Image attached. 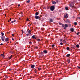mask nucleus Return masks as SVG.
<instances>
[{
  "label": "nucleus",
  "mask_w": 80,
  "mask_h": 80,
  "mask_svg": "<svg viewBox=\"0 0 80 80\" xmlns=\"http://www.w3.org/2000/svg\"><path fill=\"white\" fill-rule=\"evenodd\" d=\"M31 32V31H30V30H29L28 31V33H29V34H31V33H30V32Z\"/></svg>",
  "instance_id": "obj_31"
},
{
  "label": "nucleus",
  "mask_w": 80,
  "mask_h": 80,
  "mask_svg": "<svg viewBox=\"0 0 80 80\" xmlns=\"http://www.w3.org/2000/svg\"><path fill=\"white\" fill-rule=\"evenodd\" d=\"M23 15H22V17H23Z\"/></svg>",
  "instance_id": "obj_59"
},
{
  "label": "nucleus",
  "mask_w": 80,
  "mask_h": 80,
  "mask_svg": "<svg viewBox=\"0 0 80 80\" xmlns=\"http://www.w3.org/2000/svg\"><path fill=\"white\" fill-rule=\"evenodd\" d=\"M70 56H71V55H70V54H68L67 55H66V57H69Z\"/></svg>",
  "instance_id": "obj_16"
},
{
  "label": "nucleus",
  "mask_w": 80,
  "mask_h": 80,
  "mask_svg": "<svg viewBox=\"0 0 80 80\" xmlns=\"http://www.w3.org/2000/svg\"><path fill=\"white\" fill-rule=\"evenodd\" d=\"M18 7H20V4H18Z\"/></svg>",
  "instance_id": "obj_46"
},
{
  "label": "nucleus",
  "mask_w": 80,
  "mask_h": 80,
  "mask_svg": "<svg viewBox=\"0 0 80 80\" xmlns=\"http://www.w3.org/2000/svg\"><path fill=\"white\" fill-rule=\"evenodd\" d=\"M65 8L66 10H68V7H66Z\"/></svg>",
  "instance_id": "obj_18"
},
{
  "label": "nucleus",
  "mask_w": 80,
  "mask_h": 80,
  "mask_svg": "<svg viewBox=\"0 0 80 80\" xmlns=\"http://www.w3.org/2000/svg\"><path fill=\"white\" fill-rule=\"evenodd\" d=\"M12 56V55H11V56H10V57H9V59H11Z\"/></svg>",
  "instance_id": "obj_25"
},
{
  "label": "nucleus",
  "mask_w": 80,
  "mask_h": 80,
  "mask_svg": "<svg viewBox=\"0 0 80 80\" xmlns=\"http://www.w3.org/2000/svg\"><path fill=\"white\" fill-rule=\"evenodd\" d=\"M8 22H10V20H8Z\"/></svg>",
  "instance_id": "obj_49"
},
{
  "label": "nucleus",
  "mask_w": 80,
  "mask_h": 80,
  "mask_svg": "<svg viewBox=\"0 0 80 80\" xmlns=\"http://www.w3.org/2000/svg\"><path fill=\"white\" fill-rule=\"evenodd\" d=\"M38 19H39V20H40L41 19V18H38Z\"/></svg>",
  "instance_id": "obj_51"
},
{
  "label": "nucleus",
  "mask_w": 80,
  "mask_h": 80,
  "mask_svg": "<svg viewBox=\"0 0 80 80\" xmlns=\"http://www.w3.org/2000/svg\"><path fill=\"white\" fill-rule=\"evenodd\" d=\"M19 14L22 15L23 14V13L22 12H20Z\"/></svg>",
  "instance_id": "obj_39"
},
{
  "label": "nucleus",
  "mask_w": 80,
  "mask_h": 80,
  "mask_svg": "<svg viewBox=\"0 0 80 80\" xmlns=\"http://www.w3.org/2000/svg\"><path fill=\"white\" fill-rule=\"evenodd\" d=\"M68 17V14H66L65 15H64V18H67Z\"/></svg>",
  "instance_id": "obj_5"
},
{
  "label": "nucleus",
  "mask_w": 80,
  "mask_h": 80,
  "mask_svg": "<svg viewBox=\"0 0 80 80\" xmlns=\"http://www.w3.org/2000/svg\"><path fill=\"white\" fill-rule=\"evenodd\" d=\"M38 48V47L37 46L35 47V49H37Z\"/></svg>",
  "instance_id": "obj_32"
},
{
  "label": "nucleus",
  "mask_w": 80,
  "mask_h": 80,
  "mask_svg": "<svg viewBox=\"0 0 80 80\" xmlns=\"http://www.w3.org/2000/svg\"><path fill=\"white\" fill-rule=\"evenodd\" d=\"M1 56L2 58H4V57H5V55H4V53H3V54H1Z\"/></svg>",
  "instance_id": "obj_9"
},
{
  "label": "nucleus",
  "mask_w": 80,
  "mask_h": 80,
  "mask_svg": "<svg viewBox=\"0 0 80 80\" xmlns=\"http://www.w3.org/2000/svg\"><path fill=\"white\" fill-rule=\"evenodd\" d=\"M21 31H22V33H23V30H21Z\"/></svg>",
  "instance_id": "obj_50"
},
{
  "label": "nucleus",
  "mask_w": 80,
  "mask_h": 80,
  "mask_svg": "<svg viewBox=\"0 0 80 80\" xmlns=\"http://www.w3.org/2000/svg\"><path fill=\"white\" fill-rule=\"evenodd\" d=\"M11 18L10 19V21H11Z\"/></svg>",
  "instance_id": "obj_55"
},
{
  "label": "nucleus",
  "mask_w": 80,
  "mask_h": 80,
  "mask_svg": "<svg viewBox=\"0 0 80 80\" xmlns=\"http://www.w3.org/2000/svg\"><path fill=\"white\" fill-rule=\"evenodd\" d=\"M19 19H20V18H19Z\"/></svg>",
  "instance_id": "obj_61"
},
{
  "label": "nucleus",
  "mask_w": 80,
  "mask_h": 80,
  "mask_svg": "<svg viewBox=\"0 0 80 80\" xmlns=\"http://www.w3.org/2000/svg\"><path fill=\"white\" fill-rule=\"evenodd\" d=\"M74 24L75 25H77V22H74Z\"/></svg>",
  "instance_id": "obj_24"
},
{
  "label": "nucleus",
  "mask_w": 80,
  "mask_h": 80,
  "mask_svg": "<svg viewBox=\"0 0 80 80\" xmlns=\"http://www.w3.org/2000/svg\"><path fill=\"white\" fill-rule=\"evenodd\" d=\"M39 13L38 12H37L35 13V15H36V16H37L38 15Z\"/></svg>",
  "instance_id": "obj_21"
},
{
  "label": "nucleus",
  "mask_w": 80,
  "mask_h": 80,
  "mask_svg": "<svg viewBox=\"0 0 80 80\" xmlns=\"http://www.w3.org/2000/svg\"><path fill=\"white\" fill-rule=\"evenodd\" d=\"M54 46H55V45H54V44H53V45H52V47H54Z\"/></svg>",
  "instance_id": "obj_37"
},
{
  "label": "nucleus",
  "mask_w": 80,
  "mask_h": 80,
  "mask_svg": "<svg viewBox=\"0 0 80 80\" xmlns=\"http://www.w3.org/2000/svg\"><path fill=\"white\" fill-rule=\"evenodd\" d=\"M79 33H80V32H78L77 33V35H78L79 34Z\"/></svg>",
  "instance_id": "obj_29"
},
{
  "label": "nucleus",
  "mask_w": 80,
  "mask_h": 80,
  "mask_svg": "<svg viewBox=\"0 0 80 80\" xmlns=\"http://www.w3.org/2000/svg\"><path fill=\"white\" fill-rule=\"evenodd\" d=\"M60 44L61 45H63V43L62 42H61V43H60Z\"/></svg>",
  "instance_id": "obj_36"
},
{
  "label": "nucleus",
  "mask_w": 80,
  "mask_h": 80,
  "mask_svg": "<svg viewBox=\"0 0 80 80\" xmlns=\"http://www.w3.org/2000/svg\"><path fill=\"white\" fill-rule=\"evenodd\" d=\"M35 69V70H36V69Z\"/></svg>",
  "instance_id": "obj_63"
},
{
  "label": "nucleus",
  "mask_w": 80,
  "mask_h": 80,
  "mask_svg": "<svg viewBox=\"0 0 80 80\" xmlns=\"http://www.w3.org/2000/svg\"><path fill=\"white\" fill-rule=\"evenodd\" d=\"M26 35L27 37H28L29 36V34H26Z\"/></svg>",
  "instance_id": "obj_30"
},
{
  "label": "nucleus",
  "mask_w": 80,
  "mask_h": 80,
  "mask_svg": "<svg viewBox=\"0 0 80 80\" xmlns=\"http://www.w3.org/2000/svg\"><path fill=\"white\" fill-rule=\"evenodd\" d=\"M37 38H35V37L34 39H36Z\"/></svg>",
  "instance_id": "obj_54"
},
{
  "label": "nucleus",
  "mask_w": 80,
  "mask_h": 80,
  "mask_svg": "<svg viewBox=\"0 0 80 80\" xmlns=\"http://www.w3.org/2000/svg\"><path fill=\"white\" fill-rule=\"evenodd\" d=\"M76 46L77 48H79V45L78 44L76 45Z\"/></svg>",
  "instance_id": "obj_17"
},
{
  "label": "nucleus",
  "mask_w": 80,
  "mask_h": 80,
  "mask_svg": "<svg viewBox=\"0 0 80 80\" xmlns=\"http://www.w3.org/2000/svg\"><path fill=\"white\" fill-rule=\"evenodd\" d=\"M29 44H32V42H29Z\"/></svg>",
  "instance_id": "obj_35"
},
{
  "label": "nucleus",
  "mask_w": 80,
  "mask_h": 80,
  "mask_svg": "<svg viewBox=\"0 0 80 80\" xmlns=\"http://www.w3.org/2000/svg\"><path fill=\"white\" fill-rule=\"evenodd\" d=\"M9 69H10V70H12V69H11V68Z\"/></svg>",
  "instance_id": "obj_56"
},
{
  "label": "nucleus",
  "mask_w": 80,
  "mask_h": 80,
  "mask_svg": "<svg viewBox=\"0 0 80 80\" xmlns=\"http://www.w3.org/2000/svg\"><path fill=\"white\" fill-rule=\"evenodd\" d=\"M27 20L28 21H29V19L28 18H27Z\"/></svg>",
  "instance_id": "obj_45"
},
{
  "label": "nucleus",
  "mask_w": 80,
  "mask_h": 80,
  "mask_svg": "<svg viewBox=\"0 0 80 80\" xmlns=\"http://www.w3.org/2000/svg\"><path fill=\"white\" fill-rule=\"evenodd\" d=\"M51 11H53L55 9V7L54 6H51L50 8Z\"/></svg>",
  "instance_id": "obj_3"
},
{
  "label": "nucleus",
  "mask_w": 80,
  "mask_h": 80,
  "mask_svg": "<svg viewBox=\"0 0 80 80\" xmlns=\"http://www.w3.org/2000/svg\"><path fill=\"white\" fill-rule=\"evenodd\" d=\"M62 27H65V25L64 24H62Z\"/></svg>",
  "instance_id": "obj_28"
},
{
  "label": "nucleus",
  "mask_w": 80,
  "mask_h": 80,
  "mask_svg": "<svg viewBox=\"0 0 80 80\" xmlns=\"http://www.w3.org/2000/svg\"><path fill=\"white\" fill-rule=\"evenodd\" d=\"M49 21L51 22H53V20L52 18H50V19H49Z\"/></svg>",
  "instance_id": "obj_10"
},
{
  "label": "nucleus",
  "mask_w": 80,
  "mask_h": 80,
  "mask_svg": "<svg viewBox=\"0 0 80 80\" xmlns=\"http://www.w3.org/2000/svg\"><path fill=\"white\" fill-rule=\"evenodd\" d=\"M36 72H37V71H36V72H35L37 73Z\"/></svg>",
  "instance_id": "obj_62"
},
{
  "label": "nucleus",
  "mask_w": 80,
  "mask_h": 80,
  "mask_svg": "<svg viewBox=\"0 0 80 80\" xmlns=\"http://www.w3.org/2000/svg\"><path fill=\"white\" fill-rule=\"evenodd\" d=\"M74 4L73 2H70V4H69V6L71 8H74V6L73 5Z\"/></svg>",
  "instance_id": "obj_2"
},
{
  "label": "nucleus",
  "mask_w": 80,
  "mask_h": 80,
  "mask_svg": "<svg viewBox=\"0 0 80 80\" xmlns=\"http://www.w3.org/2000/svg\"><path fill=\"white\" fill-rule=\"evenodd\" d=\"M43 52L45 53L46 54V53H48V51L46 50H44L43 51Z\"/></svg>",
  "instance_id": "obj_11"
},
{
  "label": "nucleus",
  "mask_w": 80,
  "mask_h": 80,
  "mask_svg": "<svg viewBox=\"0 0 80 80\" xmlns=\"http://www.w3.org/2000/svg\"><path fill=\"white\" fill-rule=\"evenodd\" d=\"M35 38V36L34 35L32 36V38L34 39Z\"/></svg>",
  "instance_id": "obj_23"
},
{
  "label": "nucleus",
  "mask_w": 80,
  "mask_h": 80,
  "mask_svg": "<svg viewBox=\"0 0 80 80\" xmlns=\"http://www.w3.org/2000/svg\"><path fill=\"white\" fill-rule=\"evenodd\" d=\"M70 31L73 32L74 31V29L73 28H71L70 29Z\"/></svg>",
  "instance_id": "obj_12"
},
{
  "label": "nucleus",
  "mask_w": 80,
  "mask_h": 80,
  "mask_svg": "<svg viewBox=\"0 0 80 80\" xmlns=\"http://www.w3.org/2000/svg\"><path fill=\"white\" fill-rule=\"evenodd\" d=\"M31 24L28 25V27H30V26H31Z\"/></svg>",
  "instance_id": "obj_43"
},
{
  "label": "nucleus",
  "mask_w": 80,
  "mask_h": 80,
  "mask_svg": "<svg viewBox=\"0 0 80 80\" xmlns=\"http://www.w3.org/2000/svg\"><path fill=\"white\" fill-rule=\"evenodd\" d=\"M22 35V34H21V35Z\"/></svg>",
  "instance_id": "obj_64"
},
{
  "label": "nucleus",
  "mask_w": 80,
  "mask_h": 80,
  "mask_svg": "<svg viewBox=\"0 0 80 80\" xmlns=\"http://www.w3.org/2000/svg\"><path fill=\"white\" fill-rule=\"evenodd\" d=\"M16 20H14V21H12V22H11V23H13L14 22H16Z\"/></svg>",
  "instance_id": "obj_19"
},
{
  "label": "nucleus",
  "mask_w": 80,
  "mask_h": 80,
  "mask_svg": "<svg viewBox=\"0 0 80 80\" xmlns=\"http://www.w3.org/2000/svg\"><path fill=\"white\" fill-rule=\"evenodd\" d=\"M67 62H68V64H69L70 62V60L68 58L67 59Z\"/></svg>",
  "instance_id": "obj_13"
},
{
  "label": "nucleus",
  "mask_w": 80,
  "mask_h": 80,
  "mask_svg": "<svg viewBox=\"0 0 80 80\" xmlns=\"http://www.w3.org/2000/svg\"><path fill=\"white\" fill-rule=\"evenodd\" d=\"M66 27H68V24H65V27L64 28V29H66Z\"/></svg>",
  "instance_id": "obj_7"
},
{
  "label": "nucleus",
  "mask_w": 80,
  "mask_h": 80,
  "mask_svg": "<svg viewBox=\"0 0 80 80\" xmlns=\"http://www.w3.org/2000/svg\"><path fill=\"white\" fill-rule=\"evenodd\" d=\"M52 3L54 5H55L56 3V2L54 1H52Z\"/></svg>",
  "instance_id": "obj_14"
},
{
  "label": "nucleus",
  "mask_w": 80,
  "mask_h": 80,
  "mask_svg": "<svg viewBox=\"0 0 80 80\" xmlns=\"http://www.w3.org/2000/svg\"><path fill=\"white\" fill-rule=\"evenodd\" d=\"M12 35L13 37V36H14V34H12Z\"/></svg>",
  "instance_id": "obj_41"
},
{
  "label": "nucleus",
  "mask_w": 80,
  "mask_h": 80,
  "mask_svg": "<svg viewBox=\"0 0 80 80\" xmlns=\"http://www.w3.org/2000/svg\"><path fill=\"white\" fill-rule=\"evenodd\" d=\"M35 67L34 65H32L31 66V68H34Z\"/></svg>",
  "instance_id": "obj_15"
},
{
  "label": "nucleus",
  "mask_w": 80,
  "mask_h": 80,
  "mask_svg": "<svg viewBox=\"0 0 80 80\" xmlns=\"http://www.w3.org/2000/svg\"><path fill=\"white\" fill-rule=\"evenodd\" d=\"M59 23L60 25H62V24L61 22H59Z\"/></svg>",
  "instance_id": "obj_34"
},
{
  "label": "nucleus",
  "mask_w": 80,
  "mask_h": 80,
  "mask_svg": "<svg viewBox=\"0 0 80 80\" xmlns=\"http://www.w3.org/2000/svg\"><path fill=\"white\" fill-rule=\"evenodd\" d=\"M49 8H50V7H47V9H49Z\"/></svg>",
  "instance_id": "obj_33"
},
{
  "label": "nucleus",
  "mask_w": 80,
  "mask_h": 80,
  "mask_svg": "<svg viewBox=\"0 0 80 80\" xmlns=\"http://www.w3.org/2000/svg\"><path fill=\"white\" fill-rule=\"evenodd\" d=\"M73 48H75V46H74Z\"/></svg>",
  "instance_id": "obj_57"
},
{
  "label": "nucleus",
  "mask_w": 80,
  "mask_h": 80,
  "mask_svg": "<svg viewBox=\"0 0 80 80\" xmlns=\"http://www.w3.org/2000/svg\"><path fill=\"white\" fill-rule=\"evenodd\" d=\"M12 40L13 41H14V39H13V38H12Z\"/></svg>",
  "instance_id": "obj_48"
},
{
  "label": "nucleus",
  "mask_w": 80,
  "mask_h": 80,
  "mask_svg": "<svg viewBox=\"0 0 80 80\" xmlns=\"http://www.w3.org/2000/svg\"><path fill=\"white\" fill-rule=\"evenodd\" d=\"M3 45V43H1V44H0V46H2V45Z\"/></svg>",
  "instance_id": "obj_42"
},
{
  "label": "nucleus",
  "mask_w": 80,
  "mask_h": 80,
  "mask_svg": "<svg viewBox=\"0 0 80 80\" xmlns=\"http://www.w3.org/2000/svg\"><path fill=\"white\" fill-rule=\"evenodd\" d=\"M78 19H80V17H78Z\"/></svg>",
  "instance_id": "obj_47"
},
{
  "label": "nucleus",
  "mask_w": 80,
  "mask_h": 80,
  "mask_svg": "<svg viewBox=\"0 0 80 80\" xmlns=\"http://www.w3.org/2000/svg\"><path fill=\"white\" fill-rule=\"evenodd\" d=\"M1 33L2 35L0 37L1 38L2 41H3L4 42H5V40L4 39L5 38V36H4V34L2 32H1Z\"/></svg>",
  "instance_id": "obj_1"
},
{
  "label": "nucleus",
  "mask_w": 80,
  "mask_h": 80,
  "mask_svg": "<svg viewBox=\"0 0 80 80\" xmlns=\"http://www.w3.org/2000/svg\"><path fill=\"white\" fill-rule=\"evenodd\" d=\"M38 69L39 70H42V68H38Z\"/></svg>",
  "instance_id": "obj_27"
},
{
  "label": "nucleus",
  "mask_w": 80,
  "mask_h": 80,
  "mask_svg": "<svg viewBox=\"0 0 80 80\" xmlns=\"http://www.w3.org/2000/svg\"><path fill=\"white\" fill-rule=\"evenodd\" d=\"M5 16L6 17V14H5Z\"/></svg>",
  "instance_id": "obj_53"
},
{
  "label": "nucleus",
  "mask_w": 80,
  "mask_h": 80,
  "mask_svg": "<svg viewBox=\"0 0 80 80\" xmlns=\"http://www.w3.org/2000/svg\"><path fill=\"white\" fill-rule=\"evenodd\" d=\"M26 2L27 3H29L30 2V0H28V1H26Z\"/></svg>",
  "instance_id": "obj_22"
},
{
  "label": "nucleus",
  "mask_w": 80,
  "mask_h": 80,
  "mask_svg": "<svg viewBox=\"0 0 80 80\" xmlns=\"http://www.w3.org/2000/svg\"><path fill=\"white\" fill-rule=\"evenodd\" d=\"M37 40L38 42H39L40 41V39L38 38Z\"/></svg>",
  "instance_id": "obj_26"
},
{
  "label": "nucleus",
  "mask_w": 80,
  "mask_h": 80,
  "mask_svg": "<svg viewBox=\"0 0 80 80\" xmlns=\"http://www.w3.org/2000/svg\"><path fill=\"white\" fill-rule=\"evenodd\" d=\"M65 22L66 23H67L68 24L70 23V20L69 19H66Z\"/></svg>",
  "instance_id": "obj_4"
},
{
  "label": "nucleus",
  "mask_w": 80,
  "mask_h": 80,
  "mask_svg": "<svg viewBox=\"0 0 80 80\" xmlns=\"http://www.w3.org/2000/svg\"><path fill=\"white\" fill-rule=\"evenodd\" d=\"M60 41H63V39H60Z\"/></svg>",
  "instance_id": "obj_44"
},
{
  "label": "nucleus",
  "mask_w": 80,
  "mask_h": 80,
  "mask_svg": "<svg viewBox=\"0 0 80 80\" xmlns=\"http://www.w3.org/2000/svg\"><path fill=\"white\" fill-rule=\"evenodd\" d=\"M66 49L67 50H69L70 49V48L69 47H67Z\"/></svg>",
  "instance_id": "obj_20"
},
{
  "label": "nucleus",
  "mask_w": 80,
  "mask_h": 80,
  "mask_svg": "<svg viewBox=\"0 0 80 80\" xmlns=\"http://www.w3.org/2000/svg\"><path fill=\"white\" fill-rule=\"evenodd\" d=\"M40 18V16H35V18L36 19H39Z\"/></svg>",
  "instance_id": "obj_6"
},
{
  "label": "nucleus",
  "mask_w": 80,
  "mask_h": 80,
  "mask_svg": "<svg viewBox=\"0 0 80 80\" xmlns=\"http://www.w3.org/2000/svg\"><path fill=\"white\" fill-rule=\"evenodd\" d=\"M77 67H78V68L79 69L80 68V67H79V66H78Z\"/></svg>",
  "instance_id": "obj_40"
},
{
  "label": "nucleus",
  "mask_w": 80,
  "mask_h": 80,
  "mask_svg": "<svg viewBox=\"0 0 80 80\" xmlns=\"http://www.w3.org/2000/svg\"><path fill=\"white\" fill-rule=\"evenodd\" d=\"M31 35H30L29 34V36H30Z\"/></svg>",
  "instance_id": "obj_60"
},
{
  "label": "nucleus",
  "mask_w": 80,
  "mask_h": 80,
  "mask_svg": "<svg viewBox=\"0 0 80 80\" xmlns=\"http://www.w3.org/2000/svg\"><path fill=\"white\" fill-rule=\"evenodd\" d=\"M9 38H6L5 39V41L6 42H8V41H9Z\"/></svg>",
  "instance_id": "obj_8"
},
{
  "label": "nucleus",
  "mask_w": 80,
  "mask_h": 80,
  "mask_svg": "<svg viewBox=\"0 0 80 80\" xmlns=\"http://www.w3.org/2000/svg\"><path fill=\"white\" fill-rule=\"evenodd\" d=\"M9 43V42H7V43L8 44Z\"/></svg>",
  "instance_id": "obj_58"
},
{
  "label": "nucleus",
  "mask_w": 80,
  "mask_h": 80,
  "mask_svg": "<svg viewBox=\"0 0 80 80\" xmlns=\"http://www.w3.org/2000/svg\"><path fill=\"white\" fill-rule=\"evenodd\" d=\"M56 1L57 3H58V0H56Z\"/></svg>",
  "instance_id": "obj_38"
},
{
  "label": "nucleus",
  "mask_w": 80,
  "mask_h": 80,
  "mask_svg": "<svg viewBox=\"0 0 80 80\" xmlns=\"http://www.w3.org/2000/svg\"><path fill=\"white\" fill-rule=\"evenodd\" d=\"M34 24H36V22H34Z\"/></svg>",
  "instance_id": "obj_52"
}]
</instances>
